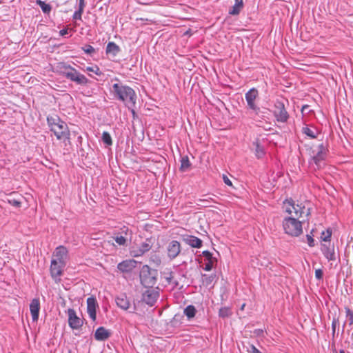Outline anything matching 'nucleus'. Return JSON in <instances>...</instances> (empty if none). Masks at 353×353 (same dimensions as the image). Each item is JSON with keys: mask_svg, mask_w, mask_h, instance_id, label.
<instances>
[{"mask_svg": "<svg viewBox=\"0 0 353 353\" xmlns=\"http://www.w3.org/2000/svg\"><path fill=\"white\" fill-rule=\"evenodd\" d=\"M283 208L290 216L299 219L307 218L311 213V203L307 201L295 203L292 199H286L283 201Z\"/></svg>", "mask_w": 353, "mask_h": 353, "instance_id": "1", "label": "nucleus"}, {"mask_svg": "<svg viewBox=\"0 0 353 353\" xmlns=\"http://www.w3.org/2000/svg\"><path fill=\"white\" fill-rule=\"evenodd\" d=\"M47 121L50 130L54 132L57 139L70 143V132L64 121L57 116L48 117Z\"/></svg>", "mask_w": 353, "mask_h": 353, "instance_id": "2", "label": "nucleus"}, {"mask_svg": "<svg viewBox=\"0 0 353 353\" xmlns=\"http://www.w3.org/2000/svg\"><path fill=\"white\" fill-rule=\"evenodd\" d=\"M112 88L114 94L118 99L132 106L134 105L136 103V94L132 88L119 83H114Z\"/></svg>", "mask_w": 353, "mask_h": 353, "instance_id": "3", "label": "nucleus"}, {"mask_svg": "<svg viewBox=\"0 0 353 353\" xmlns=\"http://www.w3.org/2000/svg\"><path fill=\"white\" fill-rule=\"evenodd\" d=\"M304 221L299 220L295 217L288 216L283 221V228L286 234L292 236H299L303 232L302 223Z\"/></svg>", "mask_w": 353, "mask_h": 353, "instance_id": "4", "label": "nucleus"}, {"mask_svg": "<svg viewBox=\"0 0 353 353\" xmlns=\"http://www.w3.org/2000/svg\"><path fill=\"white\" fill-rule=\"evenodd\" d=\"M60 70L64 77L77 84L85 85L88 83V79L83 74L69 65L61 64Z\"/></svg>", "mask_w": 353, "mask_h": 353, "instance_id": "5", "label": "nucleus"}, {"mask_svg": "<svg viewBox=\"0 0 353 353\" xmlns=\"http://www.w3.org/2000/svg\"><path fill=\"white\" fill-rule=\"evenodd\" d=\"M157 272L145 265L140 271V280L141 284L145 288H153L157 283Z\"/></svg>", "mask_w": 353, "mask_h": 353, "instance_id": "6", "label": "nucleus"}, {"mask_svg": "<svg viewBox=\"0 0 353 353\" xmlns=\"http://www.w3.org/2000/svg\"><path fill=\"white\" fill-rule=\"evenodd\" d=\"M327 150L323 145L320 144L316 146V149L312 151L310 154L311 161H310V165H314V169H319L325 159Z\"/></svg>", "mask_w": 353, "mask_h": 353, "instance_id": "7", "label": "nucleus"}, {"mask_svg": "<svg viewBox=\"0 0 353 353\" xmlns=\"http://www.w3.org/2000/svg\"><path fill=\"white\" fill-rule=\"evenodd\" d=\"M147 288L148 289L142 294V301L146 304L152 306L159 297V292L152 288Z\"/></svg>", "mask_w": 353, "mask_h": 353, "instance_id": "8", "label": "nucleus"}, {"mask_svg": "<svg viewBox=\"0 0 353 353\" xmlns=\"http://www.w3.org/2000/svg\"><path fill=\"white\" fill-rule=\"evenodd\" d=\"M274 107L275 110L274 111V114L276 118V120L280 122H285L288 119V114L285 108L283 103L276 101Z\"/></svg>", "mask_w": 353, "mask_h": 353, "instance_id": "9", "label": "nucleus"}, {"mask_svg": "<svg viewBox=\"0 0 353 353\" xmlns=\"http://www.w3.org/2000/svg\"><path fill=\"white\" fill-rule=\"evenodd\" d=\"M259 97V92L255 88L250 89L248 92L245 93V97L247 101L248 107L257 112L259 110V108L255 103V100Z\"/></svg>", "mask_w": 353, "mask_h": 353, "instance_id": "10", "label": "nucleus"}, {"mask_svg": "<svg viewBox=\"0 0 353 353\" xmlns=\"http://www.w3.org/2000/svg\"><path fill=\"white\" fill-rule=\"evenodd\" d=\"M68 255V250L67 249V248L63 245H59L56 248L54 252H53L52 261L66 263Z\"/></svg>", "mask_w": 353, "mask_h": 353, "instance_id": "11", "label": "nucleus"}, {"mask_svg": "<svg viewBox=\"0 0 353 353\" xmlns=\"http://www.w3.org/2000/svg\"><path fill=\"white\" fill-rule=\"evenodd\" d=\"M68 324L71 328L78 329L82 325L83 321L79 317L77 316L74 309L69 308L68 310Z\"/></svg>", "mask_w": 353, "mask_h": 353, "instance_id": "12", "label": "nucleus"}, {"mask_svg": "<svg viewBox=\"0 0 353 353\" xmlns=\"http://www.w3.org/2000/svg\"><path fill=\"white\" fill-rule=\"evenodd\" d=\"M115 301L117 305L123 310H128L130 308L133 309V311H130V312H134L135 310V306L132 307L129 299L125 294L117 296Z\"/></svg>", "mask_w": 353, "mask_h": 353, "instance_id": "13", "label": "nucleus"}, {"mask_svg": "<svg viewBox=\"0 0 353 353\" xmlns=\"http://www.w3.org/2000/svg\"><path fill=\"white\" fill-rule=\"evenodd\" d=\"M137 262L134 259H127L117 265L118 270L123 273L131 272L137 266Z\"/></svg>", "mask_w": 353, "mask_h": 353, "instance_id": "14", "label": "nucleus"}, {"mask_svg": "<svg viewBox=\"0 0 353 353\" xmlns=\"http://www.w3.org/2000/svg\"><path fill=\"white\" fill-rule=\"evenodd\" d=\"M181 252V244L177 241H172L167 247V253L169 258L173 259Z\"/></svg>", "mask_w": 353, "mask_h": 353, "instance_id": "15", "label": "nucleus"}, {"mask_svg": "<svg viewBox=\"0 0 353 353\" xmlns=\"http://www.w3.org/2000/svg\"><path fill=\"white\" fill-rule=\"evenodd\" d=\"M132 232L129 230L128 227L123 226L121 228V234H117L114 237L115 242L119 245H125L127 243V237L128 236H131Z\"/></svg>", "mask_w": 353, "mask_h": 353, "instance_id": "16", "label": "nucleus"}, {"mask_svg": "<svg viewBox=\"0 0 353 353\" xmlns=\"http://www.w3.org/2000/svg\"><path fill=\"white\" fill-rule=\"evenodd\" d=\"M65 265V263L56 262L51 261L50 274L52 278L56 279L60 276L63 273V269Z\"/></svg>", "mask_w": 353, "mask_h": 353, "instance_id": "17", "label": "nucleus"}, {"mask_svg": "<svg viewBox=\"0 0 353 353\" xmlns=\"http://www.w3.org/2000/svg\"><path fill=\"white\" fill-rule=\"evenodd\" d=\"M152 248V245L150 243V241L148 240H146L145 241L143 242L138 248H133L131 250V254L133 256H142L144 253L149 251Z\"/></svg>", "mask_w": 353, "mask_h": 353, "instance_id": "18", "label": "nucleus"}, {"mask_svg": "<svg viewBox=\"0 0 353 353\" xmlns=\"http://www.w3.org/2000/svg\"><path fill=\"white\" fill-rule=\"evenodd\" d=\"M97 302L94 296H90L87 299V312L89 316L93 320H96V307Z\"/></svg>", "mask_w": 353, "mask_h": 353, "instance_id": "19", "label": "nucleus"}, {"mask_svg": "<svg viewBox=\"0 0 353 353\" xmlns=\"http://www.w3.org/2000/svg\"><path fill=\"white\" fill-rule=\"evenodd\" d=\"M30 310L32 316V319L34 322L38 321L39 310H40V301L39 299H33L30 304Z\"/></svg>", "mask_w": 353, "mask_h": 353, "instance_id": "20", "label": "nucleus"}, {"mask_svg": "<svg viewBox=\"0 0 353 353\" xmlns=\"http://www.w3.org/2000/svg\"><path fill=\"white\" fill-rule=\"evenodd\" d=\"M183 240L192 248H200L202 246V241L194 236H184Z\"/></svg>", "mask_w": 353, "mask_h": 353, "instance_id": "21", "label": "nucleus"}, {"mask_svg": "<svg viewBox=\"0 0 353 353\" xmlns=\"http://www.w3.org/2000/svg\"><path fill=\"white\" fill-rule=\"evenodd\" d=\"M23 196L21 195H16L14 192L8 195L6 201L14 208H20L22 204Z\"/></svg>", "mask_w": 353, "mask_h": 353, "instance_id": "22", "label": "nucleus"}, {"mask_svg": "<svg viewBox=\"0 0 353 353\" xmlns=\"http://www.w3.org/2000/svg\"><path fill=\"white\" fill-rule=\"evenodd\" d=\"M203 255L206 258L208 262L205 263L204 270L205 271H210L214 265L216 263V259L212 256V254L208 250L203 252Z\"/></svg>", "mask_w": 353, "mask_h": 353, "instance_id": "23", "label": "nucleus"}, {"mask_svg": "<svg viewBox=\"0 0 353 353\" xmlns=\"http://www.w3.org/2000/svg\"><path fill=\"white\" fill-rule=\"evenodd\" d=\"M110 336V332L104 327H99L94 333V338L97 341H105Z\"/></svg>", "mask_w": 353, "mask_h": 353, "instance_id": "24", "label": "nucleus"}, {"mask_svg": "<svg viewBox=\"0 0 353 353\" xmlns=\"http://www.w3.org/2000/svg\"><path fill=\"white\" fill-rule=\"evenodd\" d=\"M121 51L120 47L114 42H109L106 47L105 52L112 57H116Z\"/></svg>", "mask_w": 353, "mask_h": 353, "instance_id": "25", "label": "nucleus"}, {"mask_svg": "<svg viewBox=\"0 0 353 353\" xmlns=\"http://www.w3.org/2000/svg\"><path fill=\"white\" fill-rule=\"evenodd\" d=\"M302 132L310 139H315L319 134V131L317 129L314 127L311 128L307 125H305L303 127Z\"/></svg>", "mask_w": 353, "mask_h": 353, "instance_id": "26", "label": "nucleus"}, {"mask_svg": "<svg viewBox=\"0 0 353 353\" xmlns=\"http://www.w3.org/2000/svg\"><path fill=\"white\" fill-rule=\"evenodd\" d=\"M243 0H235L234 5L229 10V14L230 15H237L239 14V12L243 9Z\"/></svg>", "mask_w": 353, "mask_h": 353, "instance_id": "27", "label": "nucleus"}, {"mask_svg": "<svg viewBox=\"0 0 353 353\" xmlns=\"http://www.w3.org/2000/svg\"><path fill=\"white\" fill-rule=\"evenodd\" d=\"M323 253L325 258L329 261H334L336 259L334 250L333 248L324 246L322 249Z\"/></svg>", "mask_w": 353, "mask_h": 353, "instance_id": "28", "label": "nucleus"}, {"mask_svg": "<svg viewBox=\"0 0 353 353\" xmlns=\"http://www.w3.org/2000/svg\"><path fill=\"white\" fill-rule=\"evenodd\" d=\"M216 277L215 274H202L201 276V283L205 286H208L212 283L214 279Z\"/></svg>", "mask_w": 353, "mask_h": 353, "instance_id": "29", "label": "nucleus"}, {"mask_svg": "<svg viewBox=\"0 0 353 353\" xmlns=\"http://www.w3.org/2000/svg\"><path fill=\"white\" fill-rule=\"evenodd\" d=\"M36 3L40 6L44 13L49 14L50 12L52 7L50 4L46 3L41 0H37Z\"/></svg>", "mask_w": 353, "mask_h": 353, "instance_id": "30", "label": "nucleus"}, {"mask_svg": "<svg viewBox=\"0 0 353 353\" xmlns=\"http://www.w3.org/2000/svg\"><path fill=\"white\" fill-rule=\"evenodd\" d=\"M184 314L188 319L194 317L196 314V309L193 305H188L184 310Z\"/></svg>", "mask_w": 353, "mask_h": 353, "instance_id": "31", "label": "nucleus"}, {"mask_svg": "<svg viewBox=\"0 0 353 353\" xmlns=\"http://www.w3.org/2000/svg\"><path fill=\"white\" fill-rule=\"evenodd\" d=\"M191 164L188 157H183L181 161L180 170L183 172L188 170Z\"/></svg>", "mask_w": 353, "mask_h": 353, "instance_id": "32", "label": "nucleus"}, {"mask_svg": "<svg viewBox=\"0 0 353 353\" xmlns=\"http://www.w3.org/2000/svg\"><path fill=\"white\" fill-rule=\"evenodd\" d=\"M254 144L256 145L255 154L257 158H261L265 154L264 149L258 142L254 143Z\"/></svg>", "mask_w": 353, "mask_h": 353, "instance_id": "33", "label": "nucleus"}, {"mask_svg": "<svg viewBox=\"0 0 353 353\" xmlns=\"http://www.w3.org/2000/svg\"><path fill=\"white\" fill-rule=\"evenodd\" d=\"M102 141L108 145L112 144V141L110 134L108 132H103L102 134Z\"/></svg>", "mask_w": 353, "mask_h": 353, "instance_id": "34", "label": "nucleus"}, {"mask_svg": "<svg viewBox=\"0 0 353 353\" xmlns=\"http://www.w3.org/2000/svg\"><path fill=\"white\" fill-rule=\"evenodd\" d=\"M331 236L332 231L328 229L326 231L322 232L321 238L323 241H329L330 240Z\"/></svg>", "mask_w": 353, "mask_h": 353, "instance_id": "35", "label": "nucleus"}, {"mask_svg": "<svg viewBox=\"0 0 353 353\" xmlns=\"http://www.w3.org/2000/svg\"><path fill=\"white\" fill-rule=\"evenodd\" d=\"M346 317L348 319L350 325L353 324V311H352L348 307H345Z\"/></svg>", "mask_w": 353, "mask_h": 353, "instance_id": "36", "label": "nucleus"}, {"mask_svg": "<svg viewBox=\"0 0 353 353\" xmlns=\"http://www.w3.org/2000/svg\"><path fill=\"white\" fill-rule=\"evenodd\" d=\"M219 314L221 317H227L230 314V310L228 307H224L219 310Z\"/></svg>", "mask_w": 353, "mask_h": 353, "instance_id": "37", "label": "nucleus"}, {"mask_svg": "<svg viewBox=\"0 0 353 353\" xmlns=\"http://www.w3.org/2000/svg\"><path fill=\"white\" fill-rule=\"evenodd\" d=\"M86 70L88 71V72H92L94 73H95L97 75H99L101 74V71H100V69L98 66L95 65V66H92V67H87L86 68Z\"/></svg>", "mask_w": 353, "mask_h": 353, "instance_id": "38", "label": "nucleus"}, {"mask_svg": "<svg viewBox=\"0 0 353 353\" xmlns=\"http://www.w3.org/2000/svg\"><path fill=\"white\" fill-rule=\"evenodd\" d=\"M83 10H81V9H78V10H77L74 14H73V19H79V20H81V17H82V14L83 13Z\"/></svg>", "mask_w": 353, "mask_h": 353, "instance_id": "39", "label": "nucleus"}, {"mask_svg": "<svg viewBox=\"0 0 353 353\" xmlns=\"http://www.w3.org/2000/svg\"><path fill=\"white\" fill-rule=\"evenodd\" d=\"M339 325V321L336 318H334L332 322V334L333 335L335 333L336 326Z\"/></svg>", "mask_w": 353, "mask_h": 353, "instance_id": "40", "label": "nucleus"}, {"mask_svg": "<svg viewBox=\"0 0 353 353\" xmlns=\"http://www.w3.org/2000/svg\"><path fill=\"white\" fill-rule=\"evenodd\" d=\"M83 50L87 54H92L95 51L94 48L90 45L85 46L83 48Z\"/></svg>", "mask_w": 353, "mask_h": 353, "instance_id": "41", "label": "nucleus"}, {"mask_svg": "<svg viewBox=\"0 0 353 353\" xmlns=\"http://www.w3.org/2000/svg\"><path fill=\"white\" fill-rule=\"evenodd\" d=\"M323 272L321 269H317L315 270V276L317 279L321 280L323 278Z\"/></svg>", "mask_w": 353, "mask_h": 353, "instance_id": "42", "label": "nucleus"}, {"mask_svg": "<svg viewBox=\"0 0 353 353\" xmlns=\"http://www.w3.org/2000/svg\"><path fill=\"white\" fill-rule=\"evenodd\" d=\"M223 180L224 183L228 186H232L231 180L225 174L223 175Z\"/></svg>", "mask_w": 353, "mask_h": 353, "instance_id": "43", "label": "nucleus"}, {"mask_svg": "<svg viewBox=\"0 0 353 353\" xmlns=\"http://www.w3.org/2000/svg\"><path fill=\"white\" fill-rule=\"evenodd\" d=\"M307 241L308 245L310 247H313L314 245V241L310 235H307Z\"/></svg>", "mask_w": 353, "mask_h": 353, "instance_id": "44", "label": "nucleus"}, {"mask_svg": "<svg viewBox=\"0 0 353 353\" xmlns=\"http://www.w3.org/2000/svg\"><path fill=\"white\" fill-rule=\"evenodd\" d=\"M250 353H261L254 345H250V350H248Z\"/></svg>", "mask_w": 353, "mask_h": 353, "instance_id": "45", "label": "nucleus"}, {"mask_svg": "<svg viewBox=\"0 0 353 353\" xmlns=\"http://www.w3.org/2000/svg\"><path fill=\"white\" fill-rule=\"evenodd\" d=\"M79 9L84 10V8L85 6V0H79Z\"/></svg>", "mask_w": 353, "mask_h": 353, "instance_id": "46", "label": "nucleus"}, {"mask_svg": "<svg viewBox=\"0 0 353 353\" xmlns=\"http://www.w3.org/2000/svg\"><path fill=\"white\" fill-rule=\"evenodd\" d=\"M68 33V29L65 28L59 31V34L62 37L65 36Z\"/></svg>", "mask_w": 353, "mask_h": 353, "instance_id": "47", "label": "nucleus"}, {"mask_svg": "<svg viewBox=\"0 0 353 353\" xmlns=\"http://www.w3.org/2000/svg\"><path fill=\"white\" fill-rule=\"evenodd\" d=\"M310 106L308 105H304L301 108V112L304 114V112L309 110Z\"/></svg>", "mask_w": 353, "mask_h": 353, "instance_id": "48", "label": "nucleus"}, {"mask_svg": "<svg viewBox=\"0 0 353 353\" xmlns=\"http://www.w3.org/2000/svg\"><path fill=\"white\" fill-rule=\"evenodd\" d=\"M169 276L165 277V279L168 281V282L170 283L171 282V280L172 279V272H170Z\"/></svg>", "mask_w": 353, "mask_h": 353, "instance_id": "49", "label": "nucleus"}, {"mask_svg": "<svg viewBox=\"0 0 353 353\" xmlns=\"http://www.w3.org/2000/svg\"><path fill=\"white\" fill-rule=\"evenodd\" d=\"M245 306V303H243V304L241 305V310H244Z\"/></svg>", "mask_w": 353, "mask_h": 353, "instance_id": "50", "label": "nucleus"}, {"mask_svg": "<svg viewBox=\"0 0 353 353\" xmlns=\"http://www.w3.org/2000/svg\"><path fill=\"white\" fill-rule=\"evenodd\" d=\"M132 112L133 114H135V112H134V110L133 109L132 110Z\"/></svg>", "mask_w": 353, "mask_h": 353, "instance_id": "51", "label": "nucleus"}, {"mask_svg": "<svg viewBox=\"0 0 353 353\" xmlns=\"http://www.w3.org/2000/svg\"><path fill=\"white\" fill-rule=\"evenodd\" d=\"M341 353H344V350H341Z\"/></svg>", "mask_w": 353, "mask_h": 353, "instance_id": "52", "label": "nucleus"}]
</instances>
